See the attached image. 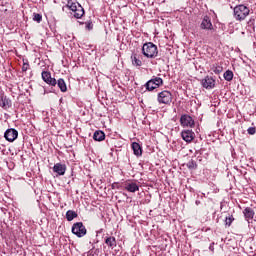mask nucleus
Instances as JSON below:
<instances>
[{"label":"nucleus","mask_w":256,"mask_h":256,"mask_svg":"<svg viewBox=\"0 0 256 256\" xmlns=\"http://www.w3.org/2000/svg\"><path fill=\"white\" fill-rule=\"evenodd\" d=\"M142 54L147 59H155L159 55V49L153 42H146L142 46Z\"/></svg>","instance_id":"f257e3e1"},{"label":"nucleus","mask_w":256,"mask_h":256,"mask_svg":"<svg viewBox=\"0 0 256 256\" xmlns=\"http://www.w3.org/2000/svg\"><path fill=\"white\" fill-rule=\"evenodd\" d=\"M66 7L74 13L75 19H81L85 15V9L75 0H67Z\"/></svg>","instance_id":"f03ea898"},{"label":"nucleus","mask_w":256,"mask_h":256,"mask_svg":"<svg viewBox=\"0 0 256 256\" xmlns=\"http://www.w3.org/2000/svg\"><path fill=\"white\" fill-rule=\"evenodd\" d=\"M251 10H249V7L241 4L234 7V17L236 21H245L247 19L249 13Z\"/></svg>","instance_id":"7ed1b4c3"},{"label":"nucleus","mask_w":256,"mask_h":256,"mask_svg":"<svg viewBox=\"0 0 256 256\" xmlns=\"http://www.w3.org/2000/svg\"><path fill=\"white\" fill-rule=\"evenodd\" d=\"M157 101L160 105H171L173 103V94L168 90H163L158 93Z\"/></svg>","instance_id":"20e7f679"},{"label":"nucleus","mask_w":256,"mask_h":256,"mask_svg":"<svg viewBox=\"0 0 256 256\" xmlns=\"http://www.w3.org/2000/svg\"><path fill=\"white\" fill-rule=\"evenodd\" d=\"M72 233L76 237H85L87 235V228L83 225V222H76L72 226Z\"/></svg>","instance_id":"39448f33"},{"label":"nucleus","mask_w":256,"mask_h":256,"mask_svg":"<svg viewBox=\"0 0 256 256\" xmlns=\"http://www.w3.org/2000/svg\"><path fill=\"white\" fill-rule=\"evenodd\" d=\"M180 125L182 127H190L193 128L195 127V120H193V117H191L190 115L187 114H183L180 117Z\"/></svg>","instance_id":"423d86ee"},{"label":"nucleus","mask_w":256,"mask_h":256,"mask_svg":"<svg viewBox=\"0 0 256 256\" xmlns=\"http://www.w3.org/2000/svg\"><path fill=\"white\" fill-rule=\"evenodd\" d=\"M41 77L44 83H46L47 85H50L51 87H55V85H57V80L51 77V72L42 71Z\"/></svg>","instance_id":"0eeeda50"},{"label":"nucleus","mask_w":256,"mask_h":256,"mask_svg":"<svg viewBox=\"0 0 256 256\" xmlns=\"http://www.w3.org/2000/svg\"><path fill=\"white\" fill-rule=\"evenodd\" d=\"M4 137L6 141H9V143H13V141H15L17 137H19V132L14 128H10L5 131Z\"/></svg>","instance_id":"6e6552de"},{"label":"nucleus","mask_w":256,"mask_h":256,"mask_svg":"<svg viewBox=\"0 0 256 256\" xmlns=\"http://www.w3.org/2000/svg\"><path fill=\"white\" fill-rule=\"evenodd\" d=\"M181 137L186 143H192L195 139V132H193V130H183L181 132Z\"/></svg>","instance_id":"1a4fd4ad"},{"label":"nucleus","mask_w":256,"mask_h":256,"mask_svg":"<svg viewBox=\"0 0 256 256\" xmlns=\"http://www.w3.org/2000/svg\"><path fill=\"white\" fill-rule=\"evenodd\" d=\"M200 28L206 29L207 31H213V23H211V18L209 16H204Z\"/></svg>","instance_id":"9d476101"},{"label":"nucleus","mask_w":256,"mask_h":256,"mask_svg":"<svg viewBox=\"0 0 256 256\" xmlns=\"http://www.w3.org/2000/svg\"><path fill=\"white\" fill-rule=\"evenodd\" d=\"M202 87L205 89H213V87H215V79L211 76H206L205 79L202 80Z\"/></svg>","instance_id":"9b49d317"},{"label":"nucleus","mask_w":256,"mask_h":256,"mask_svg":"<svg viewBox=\"0 0 256 256\" xmlns=\"http://www.w3.org/2000/svg\"><path fill=\"white\" fill-rule=\"evenodd\" d=\"M54 173H57V175H65V171H67V165L58 162L53 167Z\"/></svg>","instance_id":"f8f14e48"},{"label":"nucleus","mask_w":256,"mask_h":256,"mask_svg":"<svg viewBox=\"0 0 256 256\" xmlns=\"http://www.w3.org/2000/svg\"><path fill=\"white\" fill-rule=\"evenodd\" d=\"M11 105H13L11 99L7 98V96L1 95L0 107H2V109H9Z\"/></svg>","instance_id":"ddd939ff"},{"label":"nucleus","mask_w":256,"mask_h":256,"mask_svg":"<svg viewBox=\"0 0 256 256\" xmlns=\"http://www.w3.org/2000/svg\"><path fill=\"white\" fill-rule=\"evenodd\" d=\"M131 61L134 67H141V65H143V62L141 61V55L137 53L132 54Z\"/></svg>","instance_id":"4468645a"},{"label":"nucleus","mask_w":256,"mask_h":256,"mask_svg":"<svg viewBox=\"0 0 256 256\" xmlns=\"http://www.w3.org/2000/svg\"><path fill=\"white\" fill-rule=\"evenodd\" d=\"M243 213H244L245 219L247 221H249V220L253 219V217H255V211L251 207L245 208Z\"/></svg>","instance_id":"2eb2a0df"},{"label":"nucleus","mask_w":256,"mask_h":256,"mask_svg":"<svg viewBox=\"0 0 256 256\" xmlns=\"http://www.w3.org/2000/svg\"><path fill=\"white\" fill-rule=\"evenodd\" d=\"M105 243L110 249H115V247H117V240L113 236L105 238Z\"/></svg>","instance_id":"dca6fc26"},{"label":"nucleus","mask_w":256,"mask_h":256,"mask_svg":"<svg viewBox=\"0 0 256 256\" xmlns=\"http://www.w3.org/2000/svg\"><path fill=\"white\" fill-rule=\"evenodd\" d=\"M94 141H105V132L97 130L93 134Z\"/></svg>","instance_id":"f3484780"},{"label":"nucleus","mask_w":256,"mask_h":256,"mask_svg":"<svg viewBox=\"0 0 256 256\" xmlns=\"http://www.w3.org/2000/svg\"><path fill=\"white\" fill-rule=\"evenodd\" d=\"M56 85H58L62 93H67V84L63 78L58 79V81H56Z\"/></svg>","instance_id":"a211bd4d"},{"label":"nucleus","mask_w":256,"mask_h":256,"mask_svg":"<svg viewBox=\"0 0 256 256\" xmlns=\"http://www.w3.org/2000/svg\"><path fill=\"white\" fill-rule=\"evenodd\" d=\"M132 149L134 151V155H137V157H139V155H143V150L141 149V145H139V143H132Z\"/></svg>","instance_id":"6ab92c4d"},{"label":"nucleus","mask_w":256,"mask_h":256,"mask_svg":"<svg viewBox=\"0 0 256 256\" xmlns=\"http://www.w3.org/2000/svg\"><path fill=\"white\" fill-rule=\"evenodd\" d=\"M126 191H129V193H135L139 191V186L135 183H129L125 187Z\"/></svg>","instance_id":"aec40b11"},{"label":"nucleus","mask_w":256,"mask_h":256,"mask_svg":"<svg viewBox=\"0 0 256 256\" xmlns=\"http://www.w3.org/2000/svg\"><path fill=\"white\" fill-rule=\"evenodd\" d=\"M146 91H155V89H159V86H155L154 82L150 79L144 85Z\"/></svg>","instance_id":"412c9836"},{"label":"nucleus","mask_w":256,"mask_h":256,"mask_svg":"<svg viewBox=\"0 0 256 256\" xmlns=\"http://www.w3.org/2000/svg\"><path fill=\"white\" fill-rule=\"evenodd\" d=\"M66 219L67 221H73V219H77V212L73 210H68L66 212Z\"/></svg>","instance_id":"4be33fe9"},{"label":"nucleus","mask_w":256,"mask_h":256,"mask_svg":"<svg viewBox=\"0 0 256 256\" xmlns=\"http://www.w3.org/2000/svg\"><path fill=\"white\" fill-rule=\"evenodd\" d=\"M150 80H152L155 84V87H161L163 86V78L153 76Z\"/></svg>","instance_id":"5701e85b"},{"label":"nucleus","mask_w":256,"mask_h":256,"mask_svg":"<svg viewBox=\"0 0 256 256\" xmlns=\"http://www.w3.org/2000/svg\"><path fill=\"white\" fill-rule=\"evenodd\" d=\"M224 79H225V81H233V71L227 70L224 73Z\"/></svg>","instance_id":"b1692460"},{"label":"nucleus","mask_w":256,"mask_h":256,"mask_svg":"<svg viewBox=\"0 0 256 256\" xmlns=\"http://www.w3.org/2000/svg\"><path fill=\"white\" fill-rule=\"evenodd\" d=\"M188 167V169L193 170V169H197V163H195V161H189L186 164H183V166Z\"/></svg>","instance_id":"393cba45"},{"label":"nucleus","mask_w":256,"mask_h":256,"mask_svg":"<svg viewBox=\"0 0 256 256\" xmlns=\"http://www.w3.org/2000/svg\"><path fill=\"white\" fill-rule=\"evenodd\" d=\"M33 21H36L37 23H41V21H43V16L39 13H34Z\"/></svg>","instance_id":"a878e982"},{"label":"nucleus","mask_w":256,"mask_h":256,"mask_svg":"<svg viewBox=\"0 0 256 256\" xmlns=\"http://www.w3.org/2000/svg\"><path fill=\"white\" fill-rule=\"evenodd\" d=\"M234 218L233 216L229 215L225 218V225L231 227V223H233Z\"/></svg>","instance_id":"bb28decb"},{"label":"nucleus","mask_w":256,"mask_h":256,"mask_svg":"<svg viewBox=\"0 0 256 256\" xmlns=\"http://www.w3.org/2000/svg\"><path fill=\"white\" fill-rule=\"evenodd\" d=\"M22 71L24 73L29 71V60H23Z\"/></svg>","instance_id":"cd10ccee"},{"label":"nucleus","mask_w":256,"mask_h":256,"mask_svg":"<svg viewBox=\"0 0 256 256\" xmlns=\"http://www.w3.org/2000/svg\"><path fill=\"white\" fill-rule=\"evenodd\" d=\"M214 73L216 75H219V73H222L223 72V67L222 66H214V69H213Z\"/></svg>","instance_id":"c85d7f7f"},{"label":"nucleus","mask_w":256,"mask_h":256,"mask_svg":"<svg viewBox=\"0 0 256 256\" xmlns=\"http://www.w3.org/2000/svg\"><path fill=\"white\" fill-rule=\"evenodd\" d=\"M85 25L88 31H91L93 29V22L91 21L85 22Z\"/></svg>","instance_id":"c756f323"},{"label":"nucleus","mask_w":256,"mask_h":256,"mask_svg":"<svg viewBox=\"0 0 256 256\" xmlns=\"http://www.w3.org/2000/svg\"><path fill=\"white\" fill-rule=\"evenodd\" d=\"M248 135H255L256 133V128L255 127H249L247 129Z\"/></svg>","instance_id":"7c9ffc66"},{"label":"nucleus","mask_w":256,"mask_h":256,"mask_svg":"<svg viewBox=\"0 0 256 256\" xmlns=\"http://www.w3.org/2000/svg\"><path fill=\"white\" fill-rule=\"evenodd\" d=\"M112 189H119V184L114 183V184L112 185Z\"/></svg>","instance_id":"2f4dec72"},{"label":"nucleus","mask_w":256,"mask_h":256,"mask_svg":"<svg viewBox=\"0 0 256 256\" xmlns=\"http://www.w3.org/2000/svg\"><path fill=\"white\" fill-rule=\"evenodd\" d=\"M6 165H7L9 168H11V167H13V162H11V161H10V162H7V161H6Z\"/></svg>","instance_id":"473e14b6"},{"label":"nucleus","mask_w":256,"mask_h":256,"mask_svg":"<svg viewBox=\"0 0 256 256\" xmlns=\"http://www.w3.org/2000/svg\"><path fill=\"white\" fill-rule=\"evenodd\" d=\"M43 91H44V92H43V95H45V88H43Z\"/></svg>","instance_id":"72a5a7b5"}]
</instances>
